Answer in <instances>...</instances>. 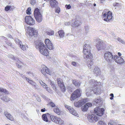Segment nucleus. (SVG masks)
<instances>
[{
    "label": "nucleus",
    "instance_id": "nucleus-1",
    "mask_svg": "<svg viewBox=\"0 0 125 125\" xmlns=\"http://www.w3.org/2000/svg\"><path fill=\"white\" fill-rule=\"evenodd\" d=\"M90 46L89 45L85 44L84 46L83 52L84 58L86 59L87 65L91 69L93 63V55L91 52Z\"/></svg>",
    "mask_w": 125,
    "mask_h": 125
},
{
    "label": "nucleus",
    "instance_id": "nucleus-2",
    "mask_svg": "<svg viewBox=\"0 0 125 125\" xmlns=\"http://www.w3.org/2000/svg\"><path fill=\"white\" fill-rule=\"evenodd\" d=\"M35 47L37 49H39L40 53L42 54L47 56L49 54L48 49L43 43L37 41L35 43Z\"/></svg>",
    "mask_w": 125,
    "mask_h": 125
},
{
    "label": "nucleus",
    "instance_id": "nucleus-3",
    "mask_svg": "<svg viewBox=\"0 0 125 125\" xmlns=\"http://www.w3.org/2000/svg\"><path fill=\"white\" fill-rule=\"evenodd\" d=\"M26 31L27 33L30 36L37 37L38 35V31L33 28L30 26L27 27Z\"/></svg>",
    "mask_w": 125,
    "mask_h": 125
},
{
    "label": "nucleus",
    "instance_id": "nucleus-4",
    "mask_svg": "<svg viewBox=\"0 0 125 125\" xmlns=\"http://www.w3.org/2000/svg\"><path fill=\"white\" fill-rule=\"evenodd\" d=\"M34 15L36 21L38 22H41L42 20V16L38 8H36L34 12Z\"/></svg>",
    "mask_w": 125,
    "mask_h": 125
},
{
    "label": "nucleus",
    "instance_id": "nucleus-5",
    "mask_svg": "<svg viewBox=\"0 0 125 125\" xmlns=\"http://www.w3.org/2000/svg\"><path fill=\"white\" fill-rule=\"evenodd\" d=\"M81 92L80 89H76L72 94L70 98V100L73 101L77 98L80 97L81 95Z\"/></svg>",
    "mask_w": 125,
    "mask_h": 125
},
{
    "label": "nucleus",
    "instance_id": "nucleus-6",
    "mask_svg": "<svg viewBox=\"0 0 125 125\" xmlns=\"http://www.w3.org/2000/svg\"><path fill=\"white\" fill-rule=\"evenodd\" d=\"M104 20L106 21H109L111 20L113 17L112 14L110 11H108L104 13H102Z\"/></svg>",
    "mask_w": 125,
    "mask_h": 125
},
{
    "label": "nucleus",
    "instance_id": "nucleus-7",
    "mask_svg": "<svg viewBox=\"0 0 125 125\" xmlns=\"http://www.w3.org/2000/svg\"><path fill=\"white\" fill-rule=\"evenodd\" d=\"M104 59L108 62H111L114 60V56L112 53L107 52L104 54Z\"/></svg>",
    "mask_w": 125,
    "mask_h": 125
},
{
    "label": "nucleus",
    "instance_id": "nucleus-8",
    "mask_svg": "<svg viewBox=\"0 0 125 125\" xmlns=\"http://www.w3.org/2000/svg\"><path fill=\"white\" fill-rule=\"evenodd\" d=\"M51 120L53 122L59 125L63 124V121L60 117L52 115L51 117Z\"/></svg>",
    "mask_w": 125,
    "mask_h": 125
},
{
    "label": "nucleus",
    "instance_id": "nucleus-9",
    "mask_svg": "<svg viewBox=\"0 0 125 125\" xmlns=\"http://www.w3.org/2000/svg\"><path fill=\"white\" fill-rule=\"evenodd\" d=\"M25 22L30 25H33L35 24V20L30 16H26L25 17Z\"/></svg>",
    "mask_w": 125,
    "mask_h": 125
},
{
    "label": "nucleus",
    "instance_id": "nucleus-10",
    "mask_svg": "<svg viewBox=\"0 0 125 125\" xmlns=\"http://www.w3.org/2000/svg\"><path fill=\"white\" fill-rule=\"evenodd\" d=\"M96 47L98 50H100L101 49L104 45H105V43L103 41H102L100 39H97L96 41Z\"/></svg>",
    "mask_w": 125,
    "mask_h": 125
},
{
    "label": "nucleus",
    "instance_id": "nucleus-11",
    "mask_svg": "<svg viewBox=\"0 0 125 125\" xmlns=\"http://www.w3.org/2000/svg\"><path fill=\"white\" fill-rule=\"evenodd\" d=\"M57 80L58 86L62 91L64 92L65 91L66 89L62 80L60 78H57Z\"/></svg>",
    "mask_w": 125,
    "mask_h": 125
},
{
    "label": "nucleus",
    "instance_id": "nucleus-12",
    "mask_svg": "<svg viewBox=\"0 0 125 125\" xmlns=\"http://www.w3.org/2000/svg\"><path fill=\"white\" fill-rule=\"evenodd\" d=\"M104 111V108H100L99 107L95 108L94 109V113L97 115L100 116L103 115Z\"/></svg>",
    "mask_w": 125,
    "mask_h": 125
},
{
    "label": "nucleus",
    "instance_id": "nucleus-13",
    "mask_svg": "<svg viewBox=\"0 0 125 125\" xmlns=\"http://www.w3.org/2000/svg\"><path fill=\"white\" fill-rule=\"evenodd\" d=\"M87 118L89 121L91 123L96 122L98 120V117L94 114L88 115Z\"/></svg>",
    "mask_w": 125,
    "mask_h": 125
},
{
    "label": "nucleus",
    "instance_id": "nucleus-14",
    "mask_svg": "<svg viewBox=\"0 0 125 125\" xmlns=\"http://www.w3.org/2000/svg\"><path fill=\"white\" fill-rule=\"evenodd\" d=\"M87 99H85L80 100L78 102H75L74 103V105L76 107H80L87 102Z\"/></svg>",
    "mask_w": 125,
    "mask_h": 125
},
{
    "label": "nucleus",
    "instance_id": "nucleus-15",
    "mask_svg": "<svg viewBox=\"0 0 125 125\" xmlns=\"http://www.w3.org/2000/svg\"><path fill=\"white\" fill-rule=\"evenodd\" d=\"M65 106L66 108L68 109L70 113L71 114L77 116H79L78 114L72 107L67 105H65Z\"/></svg>",
    "mask_w": 125,
    "mask_h": 125
},
{
    "label": "nucleus",
    "instance_id": "nucleus-16",
    "mask_svg": "<svg viewBox=\"0 0 125 125\" xmlns=\"http://www.w3.org/2000/svg\"><path fill=\"white\" fill-rule=\"evenodd\" d=\"M114 60L119 64H121L124 62V61L122 58L118 57L117 55L114 56Z\"/></svg>",
    "mask_w": 125,
    "mask_h": 125
},
{
    "label": "nucleus",
    "instance_id": "nucleus-17",
    "mask_svg": "<svg viewBox=\"0 0 125 125\" xmlns=\"http://www.w3.org/2000/svg\"><path fill=\"white\" fill-rule=\"evenodd\" d=\"M45 43L47 48L49 49L52 50L53 49L52 44L49 39H46L45 40Z\"/></svg>",
    "mask_w": 125,
    "mask_h": 125
},
{
    "label": "nucleus",
    "instance_id": "nucleus-18",
    "mask_svg": "<svg viewBox=\"0 0 125 125\" xmlns=\"http://www.w3.org/2000/svg\"><path fill=\"white\" fill-rule=\"evenodd\" d=\"M51 115L48 113H47L43 114L42 115V119L44 121L48 122L49 121L48 118L50 117L51 119Z\"/></svg>",
    "mask_w": 125,
    "mask_h": 125
},
{
    "label": "nucleus",
    "instance_id": "nucleus-19",
    "mask_svg": "<svg viewBox=\"0 0 125 125\" xmlns=\"http://www.w3.org/2000/svg\"><path fill=\"white\" fill-rule=\"evenodd\" d=\"M17 43L19 45L20 47L23 50L25 51L28 48V46L26 45H23L21 41H19L18 40H16Z\"/></svg>",
    "mask_w": 125,
    "mask_h": 125
},
{
    "label": "nucleus",
    "instance_id": "nucleus-20",
    "mask_svg": "<svg viewBox=\"0 0 125 125\" xmlns=\"http://www.w3.org/2000/svg\"><path fill=\"white\" fill-rule=\"evenodd\" d=\"M93 71L94 74L96 76H98L101 74L100 69L98 67H95Z\"/></svg>",
    "mask_w": 125,
    "mask_h": 125
},
{
    "label": "nucleus",
    "instance_id": "nucleus-21",
    "mask_svg": "<svg viewBox=\"0 0 125 125\" xmlns=\"http://www.w3.org/2000/svg\"><path fill=\"white\" fill-rule=\"evenodd\" d=\"M92 104L91 103H88L86 104L84 106L82 107V111L85 112L86 111L89 107H91L92 106Z\"/></svg>",
    "mask_w": 125,
    "mask_h": 125
},
{
    "label": "nucleus",
    "instance_id": "nucleus-22",
    "mask_svg": "<svg viewBox=\"0 0 125 125\" xmlns=\"http://www.w3.org/2000/svg\"><path fill=\"white\" fill-rule=\"evenodd\" d=\"M26 81L31 84L33 87L35 89H36V86L37 85L36 83L27 77L26 78Z\"/></svg>",
    "mask_w": 125,
    "mask_h": 125
},
{
    "label": "nucleus",
    "instance_id": "nucleus-23",
    "mask_svg": "<svg viewBox=\"0 0 125 125\" xmlns=\"http://www.w3.org/2000/svg\"><path fill=\"white\" fill-rule=\"evenodd\" d=\"M50 5L52 8L56 7L58 4L57 1L55 0H50Z\"/></svg>",
    "mask_w": 125,
    "mask_h": 125
},
{
    "label": "nucleus",
    "instance_id": "nucleus-24",
    "mask_svg": "<svg viewBox=\"0 0 125 125\" xmlns=\"http://www.w3.org/2000/svg\"><path fill=\"white\" fill-rule=\"evenodd\" d=\"M24 65V63L22 62L19 60L17 61L16 63V66L19 68H21L22 66V65Z\"/></svg>",
    "mask_w": 125,
    "mask_h": 125
},
{
    "label": "nucleus",
    "instance_id": "nucleus-25",
    "mask_svg": "<svg viewBox=\"0 0 125 125\" xmlns=\"http://www.w3.org/2000/svg\"><path fill=\"white\" fill-rule=\"evenodd\" d=\"M92 89L94 93L96 94L98 93L99 92V90H100V89H99L96 86V85L95 84H94V86L92 88Z\"/></svg>",
    "mask_w": 125,
    "mask_h": 125
},
{
    "label": "nucleus",
    "instance_id": "nucleus-26",
    "mask_svg": "<svg viewBox=\"0 0 125 125\" xmlns=\"http://www.w3.org/2000/svg\"><path fill=\"white\" fill-rule=\"evenodd\" d=\"M72 83L74 85L77 87H79L81 84V82H78L75 80H73L72 81Z\"/></svg>",
    "mask_w": 125,
    "mask_h": 125
},
{
    "label": "nucleus",
    "instance_id": "nucleus-27",
    "mask_svg": "<svg viewBox=\"0 0 125 125\" xmlns=\"http://www.w3.org/2000/svg\"><path fill=\"white\" fill-rule=\"evenodd\" d=\"M50 84L52 86V87L53 88V89L55 91H57V87L55 84L53 82L51 81L50 82Z\"/></svg>",
    "mask_w": 125,
    "mask_h": 125
},
{
    "label": "nucleus",
    "instance_id": "nucleus-28",
    "mask_svg": "<svg viewBox=\"0 0 125 125\" xmlns=\"http://www.w3.org/2000/svg\"><path fill=\"white\" fill-rule=\"evenodd\" d=\"M59 35L61 38H63L64 37L65 34L63 31L60 30L58 32Z\"/></svg>",
    "mask_w": 125,
    "mask_h": 125
},
{
    "label": "nucleus",
    "instance_id": "nucleus-29",
    "mask_svg": "<svg viewBox=\"0 0 125 125\" xmlns=\"http://www.w3.org/2000/svg\"><path fill=\"white\" fill-rule=\"evenodd\" d=\"M53 111L55 113L58 115H60L61 114V111H60L59 108L58 107L54 108V109Z\"/></svg>",
    "mask_w": 125,
    "mask_h": 125
},
{
    "label": "nucleus",
    "instance_id": "nucleus-30",
    "mask_svg": "<svg viewBox=\"0 0 125 125\" xmlns=\"http://www.w3.org/2000/svg\"><path fill=\"white\" fill-rule=\"evenodd\" d=\"M46 33L47 34L49 35H53L54 31L52 30H50L48 31H46Z\"/></svg>",
    "mask_w": 125,
    "mask_h": 125
},
{
    "label": "nucleus",
    "instance_id": "nucleus-31",
    "mask_svg": "<svg viewBox=\"0 0 125 125\" xmlns=\"http://www.w3.org/2000/svg\"><path fill=\"white\" fill-rule=\"evenodd\" d=\"M39 82L41 85L44 88H46V86L47 85L44 83H43L42 81L41 80H39Z\"/></svg>",
    "mask_w": 125,
    "mask_h": 125
},
{
    "label": "nucleus",
    "instance_id": "nucleus-32",
    "mask_svg": "<svg viewBox=\"0 0 125 125\" xmlns=\"http://www.w3.org/2000/svg\"><path fill=\"white\" fill-rule=\"evenodd\" d=\"M31 8L30 7L28 8L26 11V13L28 15H30L31 14Z\"/></svg>",
    "mask_w": 125,
    "mask_h": 125
},
{
    "label": "nucleus",
    "instance_id": "nucleus-33",
    "mask_svg": "<svg viewBox=\"0 0 125 125\" xmlns=\"http://www.w3.org/2000/svg\"><path fill=\"white\" fill-rule=\"evenodd\" d=\"M44 88L46 90L50 93H52V90L49 87H47V85L46 86V88Z\"/></svg>",
    "mask_w": 125,
    "mask_h": 125
},
{
    "label": "nucleus",
    "instance_id": "nucleus-34",
    "mask_svg": "<svg viewBox=\"0 0 125 125\" xmlns=\"http://www.w3.org/2000/svg\"><path fill=\"white\" fill-rule=\"evenodd\" d=\"M98 125H106V124L104 122L102 121H99L98 122Z\"/></svg>",
    "mask_w": 125,
    "mask_h": 125
},
{
    "label": "nucleus",
    "instance_id": "nucleus-35",
    "mask_svg": "<svg viewBox=\"0 0 125 125\" xmlns=\"http://www.w3.org/2000/svg\"><path fill=\"white\" fill-rule=\"evenodd\" d=\"M45 70L46 71V74L47 73L49 74H51V72H50V70L46 66H45Z\"/></svg>",
    "mask_w": 125,
    "mask_h": 125
},
{
    "label": "nucleus",
    "instance_id": "nucleus-36",
    "mask_svg": "<svg viewBox=\"0 0 125 125\" xmlns=\"http://www.w3.org/2000/svg\"><path fill=\"white\" fill-rule=\"evenodd\" d=\"M48 105L52 107H54L55 105V104L52 102H49L48 103Z\"/></svg>",
    "mask_w": 125,
    "mask_h": 125
},
{
    "label": "nucleus",
    "instance_id": "nucleus-37",
    "mask_svg": "<svg viewBox=\"0 0 125 125\" xmlns=\"http://www.w3.org/2000/svg\"><path fill=\"white\" fill-rule=\"evenodd\" d=\"M14 9V7L13 6L10 5L8 6V10L13 11Z\"/></svg>",
    "mask_w": 125,
    "mask_h": 125
},
{
    "label": "nucleus",
    "instance_id": "nucleus-38",
    "mask_svg": "<svg viewBox=\"0 0 125 125\" xmlns=\"http://www.w3.org/2000/svg\"><path fill=\"white\" fill-rule=\"evenodd\" d=\"M43 68L42 69L41 72L44 75H45L46 74V71L45 69V66H43Z\"/></svg>",
    "mask_w": 125,
    "mask_h": 125
},
{
    "label": "nucleus",
    "instance_id": "nucleus-39",
    "mask_svg": "<svg viewBox=\"0 0 125 125\" xmlns=\"http://www.w3.org/2000/svg\"><path fill=\"white\" fill-rule=\"evenodd\" d=\"M8 119L11 121H13L14 119L13 116L10 114H8Z\"/></svg>",
    "mask_w": 125,
    "mask_h": 125
},
{
    "label": "nucleus",
    "instance_id": "nucleus-40",
    "mask_svg": "<svg viewBox=\"0 0 125 125\" xmlns=\"http://www.w3.org/2000/svg\"><path fill=\"white\" fill-rule=\"evenodd\" d=\"M117 40L119 42H120L121 43L123 44L125 43V42H124V41L120 38H118Z\"/></svg>",
    "mask_w": 125,
    "mask_h": 125
},
{
    "label": "nucleus",
    "instance_id": "nucleus-41",
    "mask_svg": "<svg viewBox=\"0 0 125 125\" xmlns=\"http://www.w3.org/2000/svg\"><path fill=\"white\" fill-rule=\"evenodd\" d=\"M0 92L6 93V92H7V91L5 89H4L0 87Z\"/></svg>",
    "mask_w": 125,
    "mask_h": 125
},
{
    "label": "nucleus",
    "instance_id": "nucleus-42",
    "mask_svg": "<svg viewBox=\"0 0 125 125\" xmlns=\"http://www.w3.org/2000/svg\"><path fill=\"white\" fill-rule=\"evenodd\" d=\"M114 122L113 120H110L108 123V125H114Z\"/></svg>",
    "mask_w": 125,
    "mask_h": 125
},
{
    "label": "nucleus",
    "instance_id": "nucleus-43",
    "mask_svg": "<svg viewBox=\"0 0 125 125\" xmlns=\"http://www.w3.org/2000/svg\"><path fill=\"white\" fill-rule=\"evenodd\" d=\"M74 25L75 27H78L80 25V24L77 22V21H76L74 22Z\"/></svg>",
    "mask_w": 125,
    "mask_h": 125
},
{
    "label": "nucleus",
    "instance_id": "nucleus-44",
    "mask_svg": "<svg viewBox=\"0 0 125 125\" xmlns=\"http://www.w3.org/2000/svg\"><path fill=\"white\" fill-rule=\"evenodd\" d=\"M2 100L4 101L5 102L7 101V99L6 97L5 96H3L1 99Z\"/></svg>",
    "mask_w": 125,
    "mask_h": 125
},
{
    "label": "nucleus",
    "instance_id": "nucleus-45",
    "mask_svg": "<svg viewBox=\"0 0 125 125\" xmlns=\"http://www.w3.org/2000/svg\"><path fill=\"white\" fill-rule=\"evenodd\" d=\"M65 7L66 8V9H71V6L69 4V5H65Z\"/></svg>",
    "mask_w": 125,
    "mask_h": 125
},
{
    "label": "nucleus",
    "instance_id": "nucleus-46",
    "mask_svg": "<svg viewBox=\"0 0 125 125\" xmlns=\"http://www.w3.org/2000/svg\"><path fill=\"white\" fill-rule=\"evenodd\" d=\"M30 2L31 5H33L35 3V0H31Z\"/></svg>",
    "mask_w": 125,
    "mask_h": 125
},
{
    "label": "nucleus",
    "instance_id": "nucleus-47",
    "mask_svg": "<svg viewBox=\"0 0 125 125\" xmlns=\"http://www.w3.org/2000/svg\"><path fill=\"white\" fill-rule=\"evenodd\" d=\"M55 12L58 13H59L60 12V9L59 8H57L55 10Z\"/></svg>",
    "mask_w": 125,
    "mask_h": 125
},
{
    "label": "nucleus",
    "instance_id": "nucleus-48",
    "mask_svg": "<svg viewBox=\"0 0 125 125\" xmlns=\"http://www.w3.org/2000/svg\"><path fill=\"white\" fill-rule=\"evenodd\" d=\"M113 6H119L120 5V4L118 3L115 2L113 4Z\"/></svg>",
    "mask_w": 125,
    "mask_h": 125
},
{
    "label": "nucleus",
    "instance_id": "nucleus-49",
    "mask_svg": "<svg viewBox=\"0 0 125 125\" xmlns=\"http://www.w3.org/2000/svg\"><path fill=\"white\" fill-rule=\"evenodd\" d=\"M110 96L111 97H110V99L111 100H112L113 99L114 95L113 94H110Z\"/></svg>",
    "mask_w": 125,
    "mask_h": 125
},
{
    "label": "nucleus",
    "instance_id": "nucleus-50",
    "mask_svg": "<svg viewBox=\"0 0 125 125\" xmlns=\"http://www.w3.org/2000/svg\"><path fill=\"white\" fill-rule=\"evenodd\" d=\"M8 46H10L11 47H13V45L11 42L8 43Z\"/></svg>",
    "mask_w": 125,
    "mask_h": 125
},
{
    "label": "nucleus",
    "instance_id": "nucleus-51",
    "mask_svg": "<svg viewBox=\"0 0 125 125\" xmlns=\"http://www.w3.org/2000/svg\"><path fill=\"white\" fill-rule=\"evenodd\" d=\"M5 114L6 117L8 118V112L7 111H6L5 112Z\"/></svg>",
    "mask_w": 125,
    "mask_h": 125
},
{
    "label": "nucleus",
    "instance_id": "nucleus-52",
    "mask_svg": "<svg viewBox=\"0 0 125 125\" xmlns=\"http://www.w3.org/2000/svg\"><path fill=\"white\" fill-rule=\"evenodd\" d=\"M72 64L73 66H76V63L75 62H72Z\"/></svg>",
    "mask_w": 125,
    "mask_h": 125
},
{
    "label": "nucleus",
    "instance_id": "nucleus-53",
    "mask_svg": "<svg viewBox=\"0 0 125 125\" xmlns=\"http://www.w3.org/2000/svg\"><path fill=\"white\" fill-rule=\"evenodd\" d=\"M45 111V108H44V109H42L41 110V111L42 112H44Z\"/></svg>",
    "mask_w": 125,
    "mask_h": 125
},
{
    "label": "nucleus",
    "instance_id": "nucleus-54",
    "mask_svg": "<svg viewBox=\"0 0 125 125\" xmlns=\"http://www.w3.org/2000/svg\"><path fill=\"white\" fill-rule=\"evenodd\" d=\"M5 11H7L8 10V6H7L5 7Z\"/></svg>",
    "mask_w": 125,
    "mask_h": 125
},
{
    "label": "nucleus",
    "instance_id": "nucleus-55",
    "mask_svg": "<svg viewBox=\"0 0 125 125\" xmlns=\"http://www.w3.org/2000/svg\"><path fill=\"white\" fill-rule=\"evenodd\" d=\"M27 73L28 74H32V75H33V73L32 72H28Z\"/></svg>",
    "mask_w": 125,
    "mask_h": 125
},
{
    "label": "nucleus",
    "instance_id": "nucleus-56",
    "mask_svg": "<svg viewBox=\"0 0 125 125\" xmlns=\"http://www.w3.org/2000/svg\"><path fill=\"white\" fill-rule=\"evenodd\" d=\"M118 54L119 56H120L121 55V54L120 52H118Z\"/></svg>",
    "mask_w": 125,
    "mask_h": 125
},
{
    "label": "nucleus",
    "instance_id": "nucleus-57",
    "mask_svg": "<svg viewBox=\"0 0 125 125\" xmlns=\"http://www.w3.org/2000/svg\"><path fill=\"white\" fill-rule=\"evenodd\" d=\"M101 1V2L102 3H103L105 1V0H100Z\"/></svg>",
    "mask_w": 125,
    "mask_h": 125
},
{
    "label": "nucleus",
    "instance_id": "nucleus-58",
    "mask_svg": "<svg viewBox=\"0 0 125 125\" xmlns=\"http://www.w3.org/2000/svg\"><path fill=\"white\" fill-rule=\"evenodd\" d=\"M9 37H10V38H12V36L11 35H10Z\"/></svg>",
    "mask_w": 125,
    "mask_h": 125
},
{
    "label": "nucleus",
    "instance_id": "nucleus-59",
    "mask_svg": "<svg viewBox=\"0 0 125 125\" xmlns=\"http://www.w3.org/2000/svg\"><path fill=\"white\" fill-rule=\"evenodd\" d=\"M12 59L15 60V58L14 57H12Z\"/></svg>",
    "mask_w": 125,
    "mask_h": 125
},
{
    "label": "nucleus",
    "instance_id": "nucleus-60",
    "mask_svg": "<svg viewBox=\"0 0 125 125\" xmlns=\"http://www.w3.org/2000/svg\"><path fill=\"white\" fill-rule=\"evenodd\" d=\"M44 0L46 1H49V0Z\"/></svg>",
    "mask_w": 125,
    "mask_h": 125
},
{
    "label": "nucleus",
    "instance_id": "nucleus-61",
    "mask_svg": "<svg viewBox=\"0 0 125 125\" xmlns=\"http://www.w3.org/2000/svg\"><path fill=\"white\" fill-rule=\"evenodd\" d=\"M96 5V4H94V6H95Z\"/></svg>",
    "mask_w": 125,
    "mask_h": 125
},
{
    "label": "nucleus",
    "instance_id": "nucleus-62",
    "mask_svg": "<svg viewBox=\"0 0 125 125\" xmlns=\"http://www.w3.org/2000/svg\"><path fill=\"white\" fill-rule=\"evenodd\" d=\"M92 81V80H90V81H90V82L91 81Z\"/></svg>",
    "mask_w": 125,
    "mask_h": 125
},
{
    "label": "nucleus",
    "instance_id": "nucleus-63",
    "mask_svg": "<svg viewBox=\"0 0 125 125\" xmlns=\"http://www.w3.org/2000/svg\"><path fill=\"white\" fill-rule=\"evenodd\" d=\"M6 125H8L7 124H6Z\"/></svg>",
    "mask_w": 125,
    "mask_h": 125
}]
</instances>
